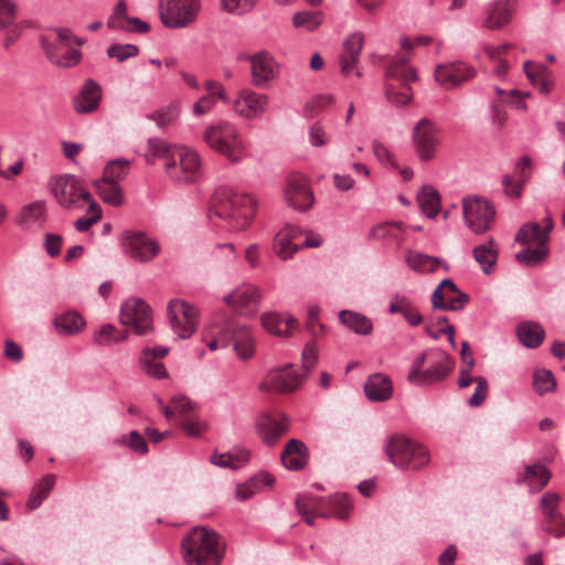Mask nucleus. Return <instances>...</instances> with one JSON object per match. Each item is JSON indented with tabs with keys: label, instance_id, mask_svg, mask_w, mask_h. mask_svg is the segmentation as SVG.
<instances>
[{
	"label": "nucleus",
	"instance_id": "obj_27",
	"mask_svg": "<svg viewBox=\"0 0 565 565\" xmlns=\"http://www.w3.org/2000/svg\"><path fill=\"white\" fill-rule=\"evenodd\" d=\"M364 392L371 401H387L393 393L392 382L388 376L376 373L366 380Z\"/></svg>",
	"mask_w": 565,
	"mask_h": 565
},
{
	"label": "nucleus",
	"instance_id": "obj_46",
	"mask_svg": "<svg viewBox=\"0 0 565 565\" xmlns=\"http://www.w3.org/2000/svg\"><path fill=\"white\" fill-rule=\"evenodd\" d=\"M510 47L511 45L508 43L499 46L486 45L483 47V51L486 52L488 57L497 63L493 68V73L499 77L505 75L510 67V64L504 58Z\"/></svg>",
	"mask_w": 565,
	"mask_h": 565
},
{
	"label": "nucleus",
	"instance_id": "obj_3",
	"mask_svg": "<svg viewBox=\"0 0 565 565\" xmlns=\"http://www.w3.org/2000/svg\"><path fill=\"white\" fill-rule=\"evenodd\" d=\"M455 365L450 355L439 349L422 352L412 363L407 380L417 386L439 383L448 377Z\"/></svg>",
	"mask_w": 565,
	"mask_h": 565
},
{
	"label": "nucleus",
	"instance_id": "obj_19",
	"mask_svg": "<svg viewBox=\"0 0 565 565\" xmlns=\"http://www.w3.org/2000/svg\"><path fill=\"white\" fill-rule=\"evenodd\" d=\"M223 332L230 333V344L233 343L239 359L247 360L254 355V339L246 326L238 323L233 318H226Z\"/></svg>",
	"mask_w": 565,
	"mask_h": 565
},
{
	"label": "nucleus",
	"instance_id": "obj_29",
	"mask_svg": "<svg viewBox=\"0 0 565 565\" xmlns=\"http://www.w3.org/2000/svg\"><path fill=\"white\" fill-rule=\"evenodd\" d=\"M49 60L58 67H72L79 63L82 52L64 45H51L45 49Z\"/></svg>",
	"mask_w": 565,
	"mask_h": 565
},
{
	"label": "nucleus",
	"instance_id": "obj_11",
	"mask_svg": "<svg viewBox=\"0 0 565 565\" xmlns=\"http://www.w3.org/2000/svg\"><path fill=\"white\" fill-rule=\"evenodd\" d=\"M200 159L195 151L177 149L174 157L164 162V170L169 178L179 183L193 182L200 172Z\"/></svg>",
	"mask_w": 565,
	"mask_h": 565
},
{
	"label": "nucleus",
	"instance_id": "obj_23",
	"mask_svg": "<svg viewBox=\"0 0 565 565\" xmlns=\"http://www.w3.org/2000/svg\"><path fill=\"white\" fill-rule=\"evenodd\" d=\"M102 100V87L94 79H86L81 90L73 99V108L77 114L95 111Z\"/></svg>",
	"mask_w": 565,
	"mask_h": 565
},
{
	"label": "nucleus",
	"instance_id": "obj_50",
	"mask_svg": "<svg viewBox=\"0 0 565 565\" xmlns=\"http://www.w3.org/2000/svg\"><path fill=\"white\" fill-rule=\"evenodd\" d=\"M322 23V13L318 11H300L294 14L292 24L295 28H302L313 31Z\"/></svg>",
	"mask_w": 565,
	"mask_h": 565
},
{
	"label": "nucleus",
	"instance_id": "obj_61",
	"mask_svg": "<svg viewBox=\"0 0 565 565\" xmlns=\"http://www.w3.org/2000/svg\"><path fill=\"white\" fill-rule=\"evenodd\" d=\"M138 53L139 49L135 44H113L107 49V55L117 58L119 62L134 57Z\"/></svg>",
	"mask_w": 565,
	"mask_h": 565
},
{
	"label": "nucleus",
	"instance_id": "obj_62",
	"mask_svg": "<svg viewBox=\"0 0 565 565\" xmlns=\"http://www.w3.org/2000/svg\"><path fill=\"white\" fill-rule=\"evenodd\" d=\"M476 388L475 393L468 401V404L472 407L480 406L487 398L489 393V384L486 377L477 376L475 377Z\"/></svg>",
	"mask_w": 565,
	"mask_h": 565
},
{
	"label": "nucleus",
	"instance_id": "obj_48",
	"mask_svg": "<svg viewBox=\"0 0 565 565\" xmlns=\"http://www.w3.org/2000/svg\"><path fill=\"white\" fill-rule=\"evenodd\" d=\"M140 366L143 373L156 380L168 377V372L164 364L153 360V355H150V348L142 350L140 355Z\"/></svg>",
	"mask_w": 565,
	"mask_h": 565
},
{
	"label": "nucleus",
	"instance_id": "obj_47",
	"mask_svg": "<svg viewBox=\"0 0 565 565\" xmlns=\"http://www.w3.org/2000/svg\"><path fill=\"white\" fill-rule=\"evenodd\" d=\"M551 478L550 471L542 465L526 466L523 480L535 491L542 490Z\"/></svg>",
	"mask_w": 565,
	"mask_h": 565
},
{
	"label": "nucleus",
	"instance_id": "obj_14",
	"mask_svg": "<svg viewBox=\"0 0 565 565\" xmlns=\"http://www.w3.org/2000/svg\"><path fill=\"white\" fill-rule=\"evenodd\" d=\"M413 147L422 161H430L435 158L439 145V130L428 118H422L413 128Z\"/></svg>",
	"mask_w": 565,
	"mask_h": 565
},
{
	"label": "nucleus",
	"instance_id": "obj_9",
	"mask_svg": "<svg viewBox=\"0 0 565 565\" xmlns=\"http://www.w3.org/2000/svg\"><path fill=\"white\" fill-rule=\"evenodd\" d=\"M167 316L178 338L188 339L195 332L199 311L192 303L180 298L171 299L167 306Z\"/></svg>",
	"mask_w": 565,
	"mask_h": 565
},
{
	"label": "nucleus",
	"instance_id": "obj_20",
	"mask_svg": "<svg viewBox=\"0 0 565 565\" xmlns=\"http://www.w3.org/2000/svg\"><path fill=\"white\" fill-rule=\"evenodd\" d=\"M287 203L297 210H307L313 202V195L307 179L299 173L290 174L285 188Z\"/></svg>",
	"mask_w": 565,
	"mask_h": 565
},
{
	"label": "nucleus",
	"instance_id": "obj_41",
	"mask_svg": "<svg viewBox=\"0 0 565 565\" xmlns=\"http://www.w3.org/2000/svg\"><path fill=\"white\" fill-rule=\"evenodd\" d=\"M55 486V476L52 473L45 475L41 480H39L33 487L30 498L26 502V508L29 510L38 509L44 499L47 498L50 492Z\"/></svg>",
	"mask_w": 565,
	"mask_h": 565
},
{
	"label": "nucleus",
	"instance_id": "obj_22",
	"mask_svg": "<svg viewBox=\"0 0 565 565\" xmlns=\"http://www.w3.org/2000/svg\"><path fill=\"white\" fill-rule=\"evenodd\" d=\"M268 96L250 89H244L234 102L235 111L244 118H254L267 109Z\"/></svg>",
	"mask_w": 565,
	"mask_h": 565
},
{
	"label": "nucleus",
	"instance_id": "obj_21",
	"mask_svg": "<svg viewBox=\"0 0 565 565\" xmlns=\"http://www.w3.org/2000/svg\"><path fill=\"white\" fill-rule=\"evenodd\" d=\"M301 384V379L290 367L268 373L259 384V390L271 393L295 391Z\"/></svg>",
	"mask_w": 565,
	"mask_h": 565
},
{
	"label": "nucleus",
	"instance_id": "obj_36",
	"mask_svg": "<svg viewBox=\"0 0 565 565\" xmlns=\"http://www.w3.org/2000/svg\"><path fill=\"white\" fill-rule=\"evenodd\" d=\"M340 321L356 334L367 335L373 330L372 320L359 312L342 310L339 313Z\"/></svg>",
	"mask_w": 565,
	"mask_h": 565
},
{
	"label": "nucleus",
	"instance_id": "obj_31",
	"mask_svg": "<svg viewBox=\"0 0 565 565\" xmlns=\"http://www.w3.org/2000/svg\"><path fill=\"white\" fill-rule=\"evenodd\" d=\"M391 313H401L405 320L413 327L423 322V316L417 307L405 296L395 295L390 303Z\"/></svg>",
	"mask_w": 565,
	"mask_h": 565
},
{
	"label": "nucleus",
	"instance_id": "obj_54",
	"mask_svg": "<svg viewBox=\"0 0 565 565\" xmlns=\"http://www.w3.org/2000/svg\"><path fill=\"white\" fill-rule=\"evenodd\" d=\"M129 161L125 159L109 161L104 169L102 178L119 183L127 175Z\"/></svg>",
	"mask_w": 565,
	"mask_h": 565
},
{
	"label": "nucleus",
	"instance_id": "obj_57",
	"mask_svg": "<svg viewBox=\"0 0 565 565\" xmlns=\"http://www.w3.org/2000/svg\"><path fill=\"white\" fill-rule=\"evenodd\" d=\"M180 110L177 104H171L162 109L154 111L151 118L160 128H164L173 124L179 117Z\"/></svg>",
	"mask_w": 565,
	"mask_h": 565
},
{
	"label": "nucleus",
	"instance_id": "obj_44",
	"mask_svg": "<svg viewBox=\"0 0 565 565\" xmlns=\"http://www.w3.org/2000/svg\"><path fill=\"white\" fill-rule=\"evenodd\" d=\"M127 337L128 332L126 330L117 331L113 324H104L93 334V342L100 347H109L125 341Z\"/></svg>",
	"mask_w": 565,
	"mask_h": 565
},
{
	"label": "nucleus",
	"instance_id": "obj_12",
	"mask_svg": "<svg viewBox=\"0 0 565 565\" xmlns=\"http://www.w3.org/2000/svg\"><path fill=\"white\" fill-rule=\"evenodd\" d=\"M462 206L466 224L475 234H482L492 227L495 212L488 200L480 196L465 199Z\"/></svg>",
	"mask_w": 565,
	"mask_h": 565
},
{
	"label": "nucleus",
	"instance_id": "obj_37",
	"mask_svg": "<svg viewBox=\"0 0 565 565\" xmlns=\"http://www.w3.org/2000/svg\"><path fill=\"white\" fill-rule=\"evenodd\" d=\"M85 319L75 311H68L54 319V326L60 334L71 335L84 329Z\"/></svg>",
	"mask_w": 565,
	"mask_h": 565
},
{
	"label": "nucleus",
	"instance_id": "obj_18",
	"mask_svg": "<svg viewBox=\"0 0 565 565\" xmlns=\"http://www.w3.org/2000/svg\"><path fill=\"white\" fill-rule=\"evenodd\" d=\"M246 58L250 62L252 83L255 86L266 88L278 77V64L268 52H258Z\"/></svg>",
	"mask_w": 565,
	"mask_h": 565
},
{
	"label": "nucleus",
	"instance_id": "obj_35",
	"mask_svg": "<svg viewBox=\"0 0 565 565\" xmlns=\"http://www.w3.org/2000/svg\"><path fill=\"white\" fill-rule=\"evenodd\" d=\"M94 186L103 202L113 206L124 204L122 189L119 183L100 178L94 182Z\"/></svg>",
	"mask_w": 565,
	"mask_h": 565
},
{
	"label": "nucleus",
	"instance_id": "obj_24",
	"mask_svg": "<svg viewBox=\"0 0 565 565\" xmlns=\"http://www.w3.org/2000/svg\"><path fill=\"white\" fill-rule=\"evenodd\" d=\"M309 459V450L306 444L299 439L288 440L280 454L284 467L291 471H298L306 467Z\"/></svg>",
	"mask_w": 565,
	"mask_h": 565
},
{
	"label": "nucleus",
	"instance_id": "obj_63",
	"mask_svg": "<svg viewBox=\"0 0 565 565\" xmlns=\"http://www.w3.org/2000/svg\"><path fill=\"white\" fill-rule=\"evenodd\" d=\"M446 288H448V290H454L455 288V282L449 278L444 279L434 290L431 295V305L434 309L446 310V296H444L446 295Z\"/></svg>",
	"mask_w": 565,
	"mask_h": 565
},
{
	"label": "nucleus",
	"instance_id": "obj_39",
	"mask_svg": "<svg viewBox=\"0 0 565 565\" xmlns=\"http://www.w3.org/2000/svg\"><path fill=\"white\" fill-rule=\"evenodd\" d=\"M420 211L429 218L437 216L440 210V196L433 186L425 185L417 194Z\"/></svg>",
	"mask_w": 565,
	"mask_h": 565
},
{
	"label": "nucleus",
	"instance_id": "obj_6",
	"mask_svg": "<svg viewBox=\"0 0 565 565\" xmlns=\"http://www.w3.org/2000/svg\"><path fill=\"white\" fill-rule=\"evenodd\" d=\"M387 81H396L398 85L387 83L385 95L387 100L395 106H404L412 102L411 82L417 79L416 71L407 63L406 57H397L391 62L385 72Z\"/></svg>",
	"mask_w": 565,
	"mask_h": 565
},
{
	"label": "nucleus",
	"instance_id": "obj_26",
	"mask_svg": "<svg viewBox=\"0 0 565 565\" xmlns=\"http://www.w3.org/2000/svg\"><path fill=\"white\" fill-rule=\"evenodd\" d=\"M47 209L44 201L39 200L25 204L17 215V224L28 228L33 225L43 226L46 222Z\"/></svg>",
	"mask_w": 565,
	"mask_h": 565
},
{
	"label": "nucleus",
	"instance_id": "obj_58",
	"mask_svg": "<svg viewBox=\"0 0 565 565\" xmlns=\"http://www.w3.org/2000/svg\"><path fill=\"white\" fill-rule=\"evenodd\" d=\"M446 290V310L457 311L461 310L469 301V296L466 292L460 291L455 285L454 290Z\"/></svg>",
	"mask_w": 565,
	"mask_h": 565
},
{
	"label": "nucleus",
	"instance_id": "obj_43",
	"mask_svg": "<svg viewBox=\"0 0 565 565\" xmlns=\"http://www.w3.org/2000/svg\"><path fill=\"white\" fill-rule=\"evenodd\" d=\"M493 238L491 237L488 244L479 245L473 248V257L477 263L480 264L484 274H490L493 270V267L498 259V253L493 248Z\"/></svg>",
	"mask_w": 565,
	"mask_h": 565
},
{
	"label": "nucleus",
	"instance_id": "obj_10",
	"mask_svg": "<svg viewBox=\"0 0 565 565\" xmlns=\"http://www.w3.org/2000/svg\"><path fill=\"white\" fill-rule=\"evenodd\" d=\"M120 321L122 324L131 327L138 335L153 331L152 309L140 298L127 299L121 305Z\"/></svg>",
	"mask_w": 565,
	"mask_h": 565
},
{
	"label": "nucleus",
	"instance_id": "obj_56",
	"mask_svg": "<svg viewBox=\"0 0 565 565\" xmlns=\"http://www.w3.org/2000/svg\"><path fill=\"white\" fill-rule=\"evenodd\" d=\"M274 247L276 249L277 256L281 259L290 258L297 250L300 249V245L295 244L292 239H289L281 232L276 235Z\"/></svg>",
	"mask_w": 565,
	"mask_h": 565
},
{
	"label": "nucleus",
	"instance_id": "obj_34",
	"mask_svg": "<svg viewBox=\"0 0 565 565\" xmlns=\"http://www.w3.org/2000/svg\"><path fill=\"white\" fill-rule=\"evenodd\" d=\"M262 324L265 330L278 337H287L296 327L297 320L292 317L285 318L276 312H268L262 316Z\"/></svg>",
	"mask_w": 565,
	"mask_h": 565
},
{
	"label": "nucleus",
	"instance_id": "obj_53",
	"mask_svg": "<svg viewBox=\"0 0 565 565\" xmlns=\"http://www.w3.org/2000/svg\"><path fill=\"white\" fill-rule=\"evenodd\" d=\"M559 500L561 497L555 492H546L542 495L540 505L545 519L548 518L550 521L559 523V512L557 511Z\"/></svg>",
	"mask_w": 565,
	"mask_h": 565
},
{
	"label": "nucleus",
	"instance_id": "obj_8",
	"mask_svg": "<svg viewBox=\"0 0 565 565\" xmlns=\"http://www.w3.org/2000/svg\"><path fill=\"white\" fill-rule=\"evenodd\" d=\"M200 11V0H160L159 13L167 28H184L193 23Z\"/></svg>",
	"mask_w": 565,
	"mask_h": 565
},
{
	"label": "nucleus",
	"instance_id": "obj_25",
	"mask_svg": "<svg viewBox=\"0 0 565 565\" xmlns=\"http://www.w3.org/2000/svg\"><path fill=\"white\" fill-rule=\"evenodd\" d=\"M362 49L363 35L361 33H354L344 41L340 55V70L343 75L348 76L356 67Z\"/></svg>",
	"mask_w": 565,
	"mask_h": 565
},
{
	"label": "nucleus",
	"instance_id": "obj_51",
	"mask_svg": "<svg viewBox=\"0 0 565 565\" xmlns=\"http://www.w3.org/2000/svg\"><path fill=\"white\" fill-rule=\"evenodd\" d=\"M225 328V319L221 322H214L211 324L209 333L211 339L207 341L210 350L215 351L217 348H226L230 345V333L223 332Z\"/></svg>",
	"mask_w": 565,
	"mask_h": 565
},
{
	"label": "nucleus",
	"instance_id": "obj_49",
	"mask_svg": "<svg viewBox=\"0 0 565 565\" xmlns=\"http://www.w3.org/2000/svg\"><path fill=\"white\" fill-rule=\"evenodd\" d=\"M114 444L128 446L132 451L139 455H146L149 451L146 439L137 430H131L128 435L115 438Z\"/></svg>",
	"mask_w": 565,
	"mask_h": 565
},
{
	"label": "nucleus",
	"instance_id": "obj_17",
	"mask_svg": "<svg viewBox=\"0 0 565 565\" xmlns=\"http://www.w3.org/2000/svg\"><path fill=\"white\" fill-rule=\"evenodd\" d=\"M476 75V68L461 61L440 64L435 70L436 81L446 89L459 87Z\"/></svg>",
	"mask_w": 565,
	"mask_h": 565
},
{
	"label": "nucleus",
	"instance_id": "obj_59",
	"mask_svg": "<svg viewBox=\"0 0 565 565\" xmlns=\"http://www.w3.org/2000/svg\"><path fill=\"white\" fill-rule=\"evenodd\" d=\"M224 11L232 14H245L249 12L256 3V0H220Z\"/></svg>",
	"mask_w": 565,
	"mask_h": 565
},
{
	"label": "nucleus",
	"instance_id": "obj_40",
	"mask_svg": "<svg viewBox=\"0 0 565 565\" xmlns=\"http://www.w3.org/2000/svg\"><path fill=\"white\" fill-rule=\"evenodd\" d=\"M248 460L249 451L246 449H236L224 454L214 452L211 457L213 465L234 470L244 466Z\"/></svg>",
	"mask_w": 565,
	"mask_h": 565
},
{
	"label": "nucleus",
	"instance_id": "obj_55",
	"mask_svg": "<svg viewBox=\"0 0 565 565\" xmlns=\"http://www.w3.org/2000/svg\"><path fill=\"white\" fill-rule=\"evenodd\" d=\"M547 247L524 248L515 255V259L526 266L540 264L547 255Z\"/></svg>",
	"mask_w": 565,
	"mask_h": 565
},
{
	"label": "nucleus",
	"instance_id": "obj_32",
	"mask_svg": "<svg viewBox=\"0 0 565 565\" xmlns=\"http://www.w3.org/2000/svg\"><path fill=\"white\" fill-rule=\"evenodd\" d=\"M548 236L542 231V226L536 222L523 224L515 235V242L522 245L534 244L537 247H547Z\"/></svg>",
	"mask_w": 565,
	"mask_h": 565
},
{
	"label": "nucleus",
	"instance_id": "obj_33",
	"mask_svg": "<svg viewBox=\"0 0 565 565\" xmlns=\"http://www.w3.org/2000/svg\"><path fill=\"white\" fill-rule=\"evenodd\" d=\"M512 9L508 0H495L491 3L484 20L488 29H500L510 22Z\"/></svg>",
	"mask_w": 565,
	"mask_h": 565
},
{
	"label": "nucleus",
	"instance_id": "obj_16",
	"mask_svg": "<svg viewBox=\"0 0 565 565\" xmlns=\"http://www.w3.org/2000/svg\"><path fill=\"white\" fill-rule=\"evenodd\" d=\"M290 422L281 413H264L256 422V433L260 440L268 447H274L289 430Z\"/></svg>",
	"mask_w": 565,
	"mask_h": 565
},
{
	"label": "nucleus",
	"instance_id": "obj_1",
	"mask_svg": "<svg viewBox=\"0 0 565 565\" xmlns=\"http://www.w3.org/2000/svg\"><path fill=\"white\" fill-rule=\"evenodd\" d=\"M186 565H220L225 547L220 535L205 526L193 527L181 543Z\"/></svg>",
	"mask_w": 565,
	"mask_h": 565
},
{
	"label": "nucleus",
	"instance_id": "obj_45",
	"mask_svg": "<svg viewBox=\"0 0 565 565\" xmlns=\"http://www.w3.org/2000/svg\"><path fill=\"white\" fill-rule=\"evenodd\" d=\"M405 260L407 265L416 271L430 270L435 271L439 265L440 259L426 254L407 250Z\"/></svg>",
	"mask_w": 565,
	"mask_h": 565
},
{
	"label": "nucleus",
	"instance_id": "obj_15",
	"mask_svg": "<svg viewBox=\"0 0 565 565\" xmlns=\"http://www.w3.org/2000/svg\"><path fill=\"white\" fill-rule=\"evenodd\" d=\"M120 242L125 254L136 262H149L159 252L157 242L141 232L126 231Z\"/></svg>",
	"mask_w": 565,
	"mask_h": 565
},
{
	"label": "nucleus",
	"instance_id": "obj_60",
	"mask_svg": "<svg viewBox=\"0 0 565 565\" xmlns=\"http://www.w3.org/2000/svg\"><path fill=\"white\" fill-rule=\"evenodd\" d=\"M17 6L12 0H0V31L15 22Z\"/></svg>",
	"mask_w": 565,
	"mask_h": 565
},
{
	"label": "nucleus",
	"instance_id": "obj_4",
	"mask_svg": "<svg viewBox=\"0 0 565 565\" xmlns=\"http://www.w3.org/2000/svg\"><path fill=\"white\" fill-rule=\"evenodd\" d=\"M203 140L211 149L227 158L232 163H238L249 154L239 130L228 121H218L207 126L203 134Z\"/></svg>",
	"mask_w": 565,
	"mask_h": 565
},
{
	"label": "nucleus",
	"instance_id": "obj_5",
	"mask_svg": "<svg viewBox=\"0 0 565 565\" xmlns=\"http://www.w3.org/2000/svg\"><path fill=\"white\" fill-rule=\"evenodd\" d=\"M385 452L391 462L401 469H419L429 461L428 451L423 445L402 435L387 439Z\"/></svg>",
	"mask_w": 565,
	"mask_h": 565
},
{
	"label": "nucleus",
	"instance_id": "obj_38",
	"mask_svg": "<svg viewBox=\"0 0 565 565\" xmlns=\"http://www.w3.org/2000/svg\"><path fill=\"white\" fill-rule=\"evenodd\" d=\"M516 334L523 345L536 348L543 342L545 331L539 323L522 322L516 328Z\"/></svg>",
	"mask_w": 565,
	"mask_h": 565
},
{
	"label": "nucleus",
	"instance_id": "obj_42",
	"mask_svg": "<svg viewBox=\"0 0 565 565\" xmlns=\"http://www.w3.org/2000/svg\"><path fill=\"white\" fill-rule=\"evenodd\" d=\"M177 149L172 148L167 141L161 138H149L147 143V152L145 159L148 163L152 164L158 159H164L166 162L174 157Z\"/></svg>",
	"mask_w": 565,
	"mask_h": 565
},
{
	"label": "nucleus",
	"instance_id": "obj_7",
	"mask_svg": "<svg viewBox=\"0 0 565 565\" xmlns=\"http://www.w3.org/2000/svg\"><path fill=\"white\" fill-rule=\"evenodd\" d=\"M50 190L56 202L66 210L82 209L83 200H90V193L82 181L71 174L52 179Z\"/></svg>",
	"mask_w": 565,
	"mask_h": 565
},
{
	"label": "nucleus",
	"instance_id": "obj_64",
	"mask_svg": "<svg viewBox=\"0 0 565 565\" xmlns=\"http://www.w3.org/2000/svg\"><path fill=\"white\" fill-rule=\"evenodd\" d=\"M331 503L334 507L335 514L340 519H345L349 511L352 509L351 499L345 493H337L331 498Z\"/></svg>",
	"mask_w": 565,
	"mask_h": 565
},
{
	"label": "nucleus",
	"instance_id": "obj_13",
	"mask_svg": "<svg viewBox=\"0 0 565 565\" xmlns=\"http://www.w3.org/2000/svg\"><path fill=\"white\" fill-rule=\"evenodd\" d=\"M263 292L253 284H242L224 297V302L237 315L253 317L259 311Z\"/></svg>",
	"mask_w": 565,
	"mask_h": 565
},
{
	"label": "nucleus",
	"instance_id": "obj_2",
	"mask_svg": "<svg viewBox=\"0 0 565 565\" xmlns=\"http://www.w3.org/2000/svg\"><path fill=\"white\" fill-rule=\"evenodd\" d=\"M255 200L245 193L223 189L215 192L210 212L225 220L233 230L244 231L255 215Z\"/></svg>",
	"mask_w": 565,
	"mask_h": 565
},
{
	"label": "nucleus",
	"instance_id": "obj_28",
	"mask_svg": "<svg viewBox=\"0 0 565 565\" xmlns=\"http://www.w3.org/2000/svg\"><path fill=\"white\" fill-rule=\"evenodd\" d=\"M530 167H531V159L529 156H523L520 161L516 162L514 167V174L516 181L514 183V190H510V183L512 182V177L507 174L503 180L502 184L504 186V192L510 198H519L522 192V188L524 183L527 181L530 177Z\"/></svg>",
	"mask_w": 565,
	"mask_h": 565
},
{
	"label": "nucleus",
	"instance_id": "obj_52",
	"mask_svg": "<svg viewBox=\"0 0 565 565\" xmlns=\"http://www.w3.org/2000/svg\"><path fill=\"white\" fill-rule=\"evenodd\" d=\"M556 382L554 375L548 370H539L533 375V388L539 395L555 390Z\"/></svg>",
	"mask_w": 565,
	"mask_h": 565
},
{
	"label": "nucleus",
	"instance_id": "obj_30",
	"mask_svg": "<svg viewBox=\"0 0 565 565\" xmlns=\"http://www.w3.org/2000/svg\"><path fill=\"white\" fill-rule=\"evenodd\" d=\"M406 225L401 221L383 222L373 226L369 232V239L384 238L401 243L405 238Z\"/></svg>",
	"mask_w": 565,
	"mask_h": 565
}]
</instances>
